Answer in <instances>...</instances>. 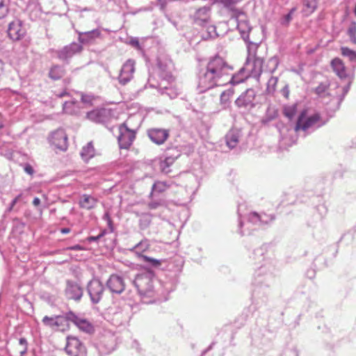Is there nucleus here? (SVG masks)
I'll return each instance as SVG.
<instances>
[{
  "instance_id": "obj_1",
  "label": "nucleus",
  "mask_w": 356,
  "mask_h": 356,
  "mask_svg": "<svg viewBox=\"0 0 356 356\" xmlns=\"http://www.w3.org/2000/svg\"><path fill=\"white\" fill-rule=\"evenodd\" d=\"M232 68L223 58L215 56L207 63L205 71L202 72L198 81V88L203 92L215 86H219L229 82L232 75L229 73Z\"/></svg>"
},
{
  "instance_id": "obj_2",
  "label": "nucleus",
  "mask_w": 356,
  "mask_h": 356,
  "mask_svg": "<svg viewBox=\"0 0 356 356\" xmlns=\"http://www.w3.org/2000/svg\"><path fill=\"white\" fill-rule=\"evenodd\" d=\"M133 120L129 117L118 127V141L120 149H129L136 139L138 126L133 123Z\"/></svg>"
},
{
  "instance_id": "obj_3",
  "label": "nucleus",
  "mask_w": 356,
  "mask_h": 356,
  "mask_svg": "<svg viewBox=\"0 0 356 356\" xmlns=\"http://www.w3.org/2000/svg\"><path fill=\"white\" fill-rule=\"evenodd\" d=\"M65 351L70 356H86V348L83 343L76 337L68 336Z\"/></svg>"
},
{
  "instance_id": "obj_4",
  "label": "nucleus",
  "mask_w": 356,
  "mask_h": 356,
  "mask_svg": "<svg viewBox=\"0 0 356 356\" xmlns=\"http://www.w3.org/2000/svg\"><path fill=\"white\" fill-rule=\"evenodd\" d=\"M306 111H303L299 115L295 126V131L296 132L300 130L306 131L320 122L321 116L318 113L306 117Z\"/></svg>"
},
{
  "instance_id": "obj_5",
  "label": "nucleus",
  "mask_w": 356,
  "mask_h": 356,
  "mask_svg": "<svg viewBox=\"0 0 356 356\" xmlns=\"http://www.w3.org/2000/svg\"><path fill=\"white\" fill-rule=\"evenodd\" d=\"M88 291L92 302L97 303L102 297L104 286L99 280L93 279L88 283Z\"/></svg>"
},
{
  "instance_id": "obj_6",
  "label": "nucleus",
  "mask_w": 356,
  "mask_h": 356,
  "mask_svg": "<svg viewBox=\"0 0 356 356\" xmlns=\"http://www.w3.org/2000/svg\"><path fill=\"white\" fill-rule=\"evenodd\" d=\"M68 318L81 331L89 334L94 332V326L87 319L79 317L72 312H68Z\"/></svg>"
},
{
  "instance_id": "obj_7",
  "label": "nucleus",
  "mask_w": 356,
  "mask_h": 356,
  "mask_svg": "<svg viewBox=\"0 0 356 356\" xmlns=\"http://www.w3.org/2000/svg\"><path fill=\"white\" fill-rule=\"evenodd\" d=\"M50 142L57 149L65 150L67 147V136L65 131L61 129L54 131L51 135Z\"/></svg>"
},
{
  "instance_id": "obj_8",
  "label": "nucleus",
  "mask_w": 356,
  "mask_h": 356,
  "mask_svg": "<svg viewBox=\"0 0 356 356\" xmlns=\"http://www.w3.org/2000/svg\"><path fill=\"white\" fill-rule=\"evenodd\" d=\"M136 62L134 60H127L122 65L120 75V82L126 84L129 82L134 76L135 72Z\"/></svg>"
},
{
  "instance_id": "obj_9",
  "label": "nucleus",
  "mask_w": 356,
  "mask_h": 356,
  "mask_svg": "<svg viewBox=\"0 0 356 356\" xmlns=\"http://www.w3.org/2000/svg\"><path fill=\"white\" fill-rule=\"evenodd\" d=\"M8 33L12 40H18L25 35L26 29L24 28L22 22L17 19L10 23Z\"/></svg>"
},
{
  "instance_id": "obj_10",
  "label": "nucleus",
  "mask_w": 356,
  "mask_h": 356,
  "mask_svg": "<svg viewBox=\"0 0 356 356\" xmlns=\"http://www.w3.org/2000/svg\"><path fill=\"white\" fill-rule=\"evenodd\" d=\"M134 284L141 294H147L153 289L152 279L147 275H138L135 279Z\"/></svg>"
},
{
  "instance_id": "obj_11",
  "label": "nucleus",
  "mask_w": 356,
  "mask_h": 356,
  "mask_svg": "<svg viewBox=\"0 0 356 356\" xmlns=\"http://www.w3.org/2000/svg\"><path fill=\"white\" fill-rule=\"evenodd\" d=\"M147 135L153 143L161 145L168 138L169 131L164 129L153 128L148 130Z\"/></svg>"
},
{
  "instance_id": "obj_12",
  "label": "nucleus",
  "mask_w": 356,
  "mask_h": 356,
  "mask_svg": "<svg viewBox=\"0 0 356 356\" xmlns=\"http://www.w3.org/2000/svg\"><path fill=\"white\" fill-rule=\"evenodd\" d=\"M254 98L255 95L254 91L252 90L248 89L236 99L235 104L238 107L251 108L254 106Z\"/></svg>"
},
{
  "instance_id": "obj_13",
  "label": "nucleus",
  "mask_w": 356,
  "mask_h": 356,
  "mask_svg": "<svg viewBox=\"0 0 356 356\" xmlns=\"http://www.w3.org/2000/svg\"><path fill=\"white\" fill-rule=\"evenodd\" d=\"M107 286L111 291L120 293L124 290L125 284L122 277L118 275H111L107 281Z\"/></svg>"
},
{
  "instance_id": "obj_14",
  "label": "nucleus",
  "mask_w": 356,
  "mask_h": 356,
  "mask_svg": "<svg viewBox=\"0 0 356 356\" xmlns=\"http://www.w3.org/2000/svg\"><path fill=\"white\" fill-rule=\"evenodd\" d=\"M331 66L334 72L341 79H346L348 76L347 68L345 66L343 61L339 58H334L331 61Z\"/></svg>"
},
{
  "instance_id": "obj_15",
  "label": "nucleus",
  "mask_w": 356,
  "mask_h": 356,
  "mask_svg": "<svg viewBox=\"0 0 356 356\" xmlns=\"http://www.w3.org/2000/svg\"><path fill=\"white\" fill-rule=\"evenodd\" d=\"M179 156V154L175 156H166L163 160L161 161L159 168L161 171L164 174H169L172 172L177 159Z\"/></svg>"
},
{
  "instance_id": "obj_16",
  "label": "nucleus",
  "mask_w": 356,
  "mask_h": 356,
  "mask_svg": "<svg viewBox=\"0 0 356 356\" xmlns=\"http://www.w3.org/2000/svg\"><path fill=\"white\" fill-rule=\"evenodd\" d=\"M232 17H235L238 22L237 27L238 29L242 31L245 32L250 30L249 24L245 19L246 18L243 12L237 10H232Z\"/></svg>"
},
{
  "instance_id": "obj_17",
  "label": "nucleus",
  "mask_w": 356,
  "mask_h": 356,
  "mask_svg": "<svg viewBox=\"0 0 356 356\" xmlns=\"http://www.w3.org/2000/svg\"><path fill=\"white\" fill-rule=\"evenodd\" d=\"M97 202V198L88 194H83L79 201V205L81 209L91 210L96 207Z\"/></svg>"
},
{
  "instance_id": "obj_18",
  "label": "nucleus",
  "mask_w": 356,
  "mask_h": 356,
  "mask_svg": "<svg viewBox=\"0 0 356 356\" xmlns=\"http://www.w3.org/2000/svg\"><path fill=\"white\" fill-rule=\"evenodd\" d=\"M192 17L199 24L207 22L209 19V10L206 7L200 8L195 12Z\"/></svg>"
},
{
  "instance_id": "obj_19",
  "label": "nucleus",
  "mask_w": 356,
  "mask_h": 356,
  "mask_svg": "<svg viewBox=\"0 0 356 356\" xmlns=\"http://www.w3.org/2000/svg\"><path fill=\"white\" fill-rule=\"evenodd\" d=\"M70 320L68 318V312L65 316H56L54 330L59 332H65L70 329Z\"/></svg>"
},
{
  "instance_id": "obj_20",
  "label": "nucleus",
  "mask_w": 356,
  "mask_h": 356,
  "mask_svg": "<svg viewBox=\"0 0 356 356\" xmlns=\"http://www.w3.org/2000/svg\"><path fill=\"white\" fill-rule=\"evenodd\" d=\"M95 155V149L92 142H89L85 146L83 147L81 152V156L83 160L87 161L89 159L94 157Z\"/></svg>"
},
{
  "instance_id": "obj_21",
  "label": "nucleus",
  "mask_w": 356,
  "mask_h": 356,
  "mask_svg": "<svg viewBox=\"0 0 356 356\" xmlns=\"http://www.w3.org/2000/svg\"><path fill=\"white\" fill-rule=\"evenodd\" d=\"M318 7V0H305L303 2L302 12L308 16L313 13Z\"/></svg>"
},
{
  "instance_id": "obj_22",
  "label": "nucleus",
  "mask_w": 356,
  "mask_h": 356,
  "mask_svg": "<svg viewBox=\"0 0 356 356\" xmlns=\"http://www.w3.org/2000/svg\"><path fill=\"white\" fill-rule=\"evenodd\" d=\"M65 70L58 65L53 66L49 72V76L54 80L60 79L65 74Z\"/></svg>"
},
{
  "instance_id": "obj_23",
  "label": "nucleus",
  "mask_w": 356,
  "mask_h": 356,
  "mask_svg": "<svg viewBox=\"0 0 356 356\" xmlns=\"http://www.w3.org/2000/svg\"><path fill=\"white\" fill-rule=\"evenodd\" d=\"M169 187L170 185L168 184L165 181H157L154 184L152 190L154 192L161 193L166 191Z\"/></svg>"
},
{
  "instance_id": "obj_24",
  "label": "nucleus",
  "mask_w": 356,
  "mask_h": 356,
  "mask_svg": "<svg viewBox=\"0 0 356 356\" xmlns=\"http://www.w3.org/2000/svg\"><path fill=\"white\" fill-rule=\"evenodd\" d=\"M341 55L348 57L351 62H356V51L348 47H342L341 48Z\"/></svg>"
},
{
  "instance_id": "obj_25",
  "label": "nucleus",
  "mask_w": 356,
  "mask_h": 356,
  "mask_svg": "<svg viewBox=\"0 0 356 356\" xmlns=\"http://www.w3.org/2000/svg\"><path fill=\"white\" fill-rule=\"evenodd\" d=\"M263 61L259 58H256L252 61L254 68L252 70V74L254 76L259 75L262 72Z\"/></svg>"
},
{
  "instance_id": "obj_26",
  "label": "nucleus",
  "mask_w": 356,
  "mask_h": 356,
  "mask_svg": "<svg viewBox=\"0 0 356 356\" xmlns=\"http://www.w3.org/2000/svg\"><path fill=\"white\" fill-rule=\"evenodd\" d=\"M297 113V107L296 105L285 106L283 109V114L285 117L291 120Z\"/></svg>"
},
{
  "instance_id": "obj_27",
  "label": "nucleus",
  "mask_w": 356,
  "mask_h": 356,
  "mask_svg": "<svg viewBox=\"0 0 356 356\" xmlns=\"http://www.w3.org/2000/svg\"><path fill=\"white\" fill-rule=\"evenodd\" d=\"M348 35L350 37L352 43L356 44V22H351L348 29Z\"/></svg>"
},
{
  "instance_id": "obj_28",
  "label": "nucleus",
  "mask_w": 356,
  "mask_h": 356,
  "mask_svg": "<svg viewBox=\"0 0 356 356\" xmlns=\"http://www.w3.org/2000/svg\"><path fill=\"white\" fill-rule=\"evenodd\" d=\"M227 145L229 147L233 148L237 145L238 137L234 134H229L226 136Z\"/></svg>"
},
{
  "instance_id": "obj_29",
  "label": "nucleus",
  "mask_w": 356,
  "mask_h": 356,
  "mask_svg": "<svg viewBox=\"0 0 356 356\" xmlns=\"http://www.w3.org/2000/svg\"><path fill=\"white\" fill-rule=\"evenodd\" d=\"M234 95V91L232 90H227L224 91L220 96V100L222 103H227L229 102L230 99Z\"/></svg>"
},
{
  "instance_id": "obj_30",
  "label": "nucleus",
  "mask_w": 356,
  "mask_h": 356,
  "mask_svg": "<svg viewBox=\"0 0 356 356\" xmlns=\"http://www.w3.org/2000/svg\"><path fill=\"white\" fill-rule=\"evenodd\" d=\"M56 321V316H54V317L44 316L42 319V322L45 325H47L53 329L55 328Z\"/></svg>"
},
{
  "instance_id": "obj_31",
  "label": "nucleus",
  "mask_w": 356,
  "mask_h": 356,
  "mask_svg": "<svg viewBox=\"0 0 356 356\" xmlns=\"http://www.w3.org/2000/svg\"><path fill=\"white\" fill-rule=\"evenodd\" d=\"M141 257L145 261L149 263L153 266L157 267L161 265V261L160 260L151 258L145 255H142Z\"/></svg>"
},
{
  "instance_id": "obj_32",
  "label": "nucleus",
  "mask_w": 356,
  "mask_h": 356,
  "mask_svg": "<svg viewBox=\"0 0 356 356\" xmlns=\"http://www.w3.org/2000/svg\"><path fill=\"white\" fill-rule=\"evenodd\" d=\"M8 13V7L5 4L4 0H0V19L3 18Z\"/></svg>"
},
{
  "instance_id": "obj_33",
  "label": "nucleus",
  "mask_w": 356,
  "mask_h": 356,
  "mask_svg": "<svg viewBox=\"0 0 356 356\" xmlns=\"http://www.w3.org/2000/svg\"><path fill=\"white\" fill-rule=\"evenodd\" d=\"M95 97L90 95L83 94L81 95V101L83 103L92 105Z\"/></svg>"
},
{
  "instance_id": "obj_34",
  "label": "nucleus",
  "mask_w": 356,
  "mask_h": 356,
  "mask_svg": "<svg viewBox=\"0 0 356 356\" xmlns=\"http://www.w3.org/2000/svg\"><path fill=\"white\" fill-rule=\"evenodd\" d=\"M19 343L22 346V348L20 349V353L22 354H23L24 353H25L26 351V349H27V341H26V340L25 339L22 338V339H19Z\"/></svg>"
},
{
  "instance_id": "obj_35",
  "label": "nucleus",
  "mask_w": 356,
  "mask_h": 356,
  "mask_svg": "<svg viewBox=\"0 0 356 356\" xmlns=\"http://www.w3.org/2000/svg\"><path fill=\"white\" fill-rule=\"evenodd\" d=\"M221 2L226 6V7H231L233 4L238 2V0H220Z\"/></svg>"
},
{
  "instance_id": "obj_36",
  "label": "nucleus",
  "mask_w": 356,
  "mask_h": 356,
  "mask_svg": "<svg viewBox=\"0 0 356 356\" xmlns=\"http://www.w3.org/2000/svg\"><path fill=\"white\" fill-rule=\"evenodd\" d=\"M24 171L30 175H33V173H34V170H33V168H32V166L29 164H26L24 167Z\"/></svg>"
},
{
  "instance_id": "obj_37",
  "label": "nucleus",
  "mask_w": 356,
  "mask_h": 356,
  "mask_svg": "<svg viewBox=\"0 0 356 356\" xmlns=\"http://www.w3.org/2000/svg\"><path fill=\"white\" fill-rule=\"evenodd\" d=\"M130 44L135 47L136 48L140 49V43H139V41L138 39L136 38H132L131 40H130Z\"/></svg>"
},
{
  "instance_id": "obj_38",
  "label": "nucleus",
  "mask_w": 356,
  "mask_h": 356,
  "mask_svg": "<svg viewBox=\"0 0 356 356\" xmlns=\"http://www.w3.org/2000/svg\"><path fill=\"white\" fill-rule=\"evenodd\" d=\"M294 10L295 9H292L289 12V13L285 16V20H286V24H289L291 22V20L292 19V13L294 11Z\"/></svg>"
},
{
  "instance_id": "obj_39",
  "label": "nucleus",
  "mask_w": 356,
  "mask_h": 356,
  "mask_svg": "<svg viewBox=\"0 0 356 356\" xmlns=\"http://www.w3.org/2000/svg\"><path fill=\"white\" fill-rule=\"evenodd\" d=\"M22 195H19L17 196L13 201L10 205V209L13 208V207L16 204V203L18 202V200L20 199Z\"/></svg>"
},
{
  "instance_id": "obj_40",
  "label": "nucleus",
  "mask_w": 356,
  "mask_h": 356,
  "mask_svg": "<svg viewBox=\"0 0 356 356\" xmlns=\"http://www.w3.org/2000/svg\"><path fill=\"white\" fill-rule=\"evenodd\" d=\"M88 34L95 37H99L100 35V31L99 30H93L92 31L89 32Z\"/></svg>"
},
{
  "instance_id": "obj_41",
  "label": "nucleus",
  "mask_w": 356,
  "mask_h": 356,
  "mask_svg": "<svg viewBox=\"0 0 356 356\" xmlns=\"http://www.w3.org/2000/svg\"><path fill=\"white\" fill-rule=\"evenodd\" d=\"M40 200L38 197H35L33 200V204L35 206V207H38V205H40Z\"/></svg>"
},
{
  "instance_id": "obj_42",
  "label": "nucleus",
  "mask_w": 356,
  "mask_h": 356,
  "mask_svg": "<svg viewBox=\"0 0 356 356\" xmlns=\"http://www.w3.org/2000/svg\"><path fill=\"white\" fill-rule=\"evenodd\" d=\"M104 218L105 220H106L108 222V223H109V224H111V218H110V215H109V213H106L104 214Z\"/></svg>"
},
{
  "instance_id": "obj_43",
  "label": "nucleus",
  "mask_w": 356,
  "mask_h": 356,
  "mask_svg": "<svg viewBox=\"0 0 356 356\" xmlns=\"http://www.w3.org/2000/svg\"><path fill=\"white\" fill-rule=\"evenodd\" d=\"M3 74V63L0 60V77Z\"/></svg>"
},
{
  "instance_id": "obj_44",
  "label": "nucleus",
  "mask_w": 356,
  "mask_h": 356,
  "mask_svg": "<svg viewBox=\"0 0 356 356\" xmlns=\"http://www.w3.org/2000/svg\"><path fill=\"white\" fill-rule=\"evenodd\" d=\"M158 205H159V204H158L157 203H150V204H149V207L150 209H156V208L158 207Z\"/></svg>"
},
{
  "instance_id": "obj_45",
  "label": "nucleus",
  "mask_w": 356,
  "mask_h": 356,
  "mask_svg": "<svg viewBox=\"0 0 356 356\" xmlns=\"http://www.w3.org/2000/svg\"><path fill=\"white\" fill-rule=\"evenodd\" d=\"M250 216L254 217V218H257L258 220H260V216H259L258 213H255V212H253V213H250Z\"/></svg>"
},
{
  "instance_id": "obj_46",
  "label": "nucleus",
  "mask_w": 356,
  "mask_h": 356,
  "mask_svg": "<svg viewBox=\"0 0 356 356\" xmlns=\"http://www.w3.org/2000/svg\"><path fill=\"white\" fill-rule=\"evenodd\" d=\"M70 232V229L69 228H63L61 229V233L63 234H68Z\"/></svg>"
},
{
  "instance_id": "obj_47",
  "label": "nucleus",
  "mask_w": 356,
  "mask_h": 356,
  "mask_svg": "<svg viewBox=\"0 0 356 356\" xmlns=\"http://www.w3.org/2000/svg\"><path fill=\"white\" fill-rule=\"evenodd\" d=\"M70 249L72 250H79L80 249V247L79 245H76L73 248H71Z\"/></svg>"
},
{
  "instance_id": "obj_48",
  "label": "nucleus",
  "mask_w": 356,
  "mask_h": 356,
  "mask_svg": "<svg viewBox=\"0 0 356 356\" xmlns=\"http://www.w3.org/2000/svg\"><path fill=\"white\" fill-rule=\"evenodd\" d=\"M100 236H101V235H99L97 237H91L90 239L92 240V241H95L97 238H99Z\"/></svg>"
},
{
  "instance_id": "obj_49",
  "label": "nucleus",
  "mask_w": 356,
  "mask_h": 356,
  "mask_svg": "<svg viewBox=\"0 0 356 356\" xmlns=\"http://www.w3.org/2000/svg\"><path fill=\"white\" fill-rule=\"evenodd\" d=\"M67 95V93L66 92H64L61 93L60 95H59L58 96H59L60 97H63V96H64V95Z\"/></svg>"
},
{
  "instance_id": "obj_50",
  "label": "nucleus",
  "mask_w": 356,
  "mask_h": 356,
  "mask_svg": "<svg viewBox=\"0 0 356 356\" xmlns=\"http://www.w3.org/2000/svg\"><path fill=\"white\" fill-rule=\"evenodd\" d=\"M67 81V83H70V80L68 79H66L65 81Z\"/></svg>"
},
{
  "instance_id": "obj_51",
  "label": "nucleus",
  "mask_w": 356,
  "mask_h": 356,
  "mask_svg": "<svg viewBox=\"0 0 356 356\" xmlns=\"http://www.w3.org/2000/svg\"><path fill=\"white\" fill-rule=\"evenodd\" d=\"M138 246H139V244H138V245H137L135 247V249H137V248H138Z\"/></svg>"
},
{
  "instance_id": "obj_52",
  "label": "nucleus",
  "mask_w": 356,
  "mask_h": 356,
  "mask_svg": "<svg viewBox=\"0 0 356 356\" xmlns=\"http://www.w3.org/2000/svg\"><path fill=\"white\" fill-rule=\"evenodd\" d=\"M2 128V125H0V129Z\"/></svg>"
}]
</instances>
